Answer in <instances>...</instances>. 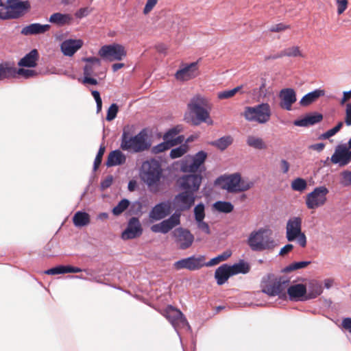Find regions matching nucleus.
Returning <instances> with one entry per match:
<instances>
[{
	"label": "nucleus",
	"mask_w": 351,
	"mask_h": 351,
	"mask_svg": "<svg viewBox=\"0 0 351 351\" xmlns=\"http://www.w3.org/2000/svg\"><path fill=\"white\" fill-rule=\"evenodd\" d=\"M290 280L286 276L275 277L272 274L262 280V291L269 296L278 295L280 298H286L288 294L289 300L293 302L306 301V287L304 284H296L289 287Z\"/></svg>",
	"instance_id": "f257e3e1"
},
{
	"label": "nucleus",
	"mask_w": 351,
	"mask_h": 351,
	"mask_svg": "<svg viewBox=\"0 0 351 351\" xmlns=\"http://www.w3.org/2000/svg\"><path fill=\"white\" fill-rule=\"evenodd\" d=\"M152 147L150 140L145 130H142L137 134L133 135L132 128L125 125L123 128L121 137L120 149L132 154L141 153L149 150Z\"/></svg>",
	"instance_id": "f03ea898"
},
{
	"label": "nucleus",
	"mask_w": 351,
	"mask_h": 351,
	"mask_svg": "<svg viewBox=\"0 0 351 351\" xmlns=\"http://www.w3.org/2000/svg\"><path fill=\"white\" fill-rule=\"evenodd\" d=\"M247 244L253 252L271 250L276 245L271 230L263 228L252 231L247 239Z\"/></svg>",
	"instance_id": "7ed1b4c3"
},
{
	"label": "nucleus",
	"mask_w": 351,
	"mask_h": 351,
	"mask_svg": "<svg viewBox=\"0 0 351 351\" xmlns=\"http://www.w3.org/2000/svg\"><path fill=\"white\" fill-rule=\"evenodd\" d=\"M215 184L229 193L244 192L253 186L252 182L243 180L239 173L221 176L216 179Z\"/></svg>",
	"instance_id": "20e7f679"
},
{
	"label": "nucleus",
	"mask_w": 351,
	"mask_h": 351,
	"mask_svg": "<svg viewBox=\"0 0 351 351\" xmlns=\"http://www.w3.org/2000/svg\"><path fill=\"white\" fill-rule=\"evenodd\" d=\"M207 100L199 95L193 97L187 104L188 110L192 116L191 121L194 125H198L205 122L211 124L213 121H207L209 118V112L206 110Z\"/></svg>",
	"instance_id": "39448f33"
},
{
	"label": "nucleus",
	"mask_w": 351,
	"mask_h": 351,
	"mask_svg": "<svg viewBox=\"0 0 351 351\" xmlns=\"http://www.w3.org/2000/svg\"><path fill=\"white\" fill-rule=\"evenodd\" d=\"M3 3L0 0V6ZM31 8L28 1L6 0L5 10L0 11V19L3 20L16 19L23 16Z\"/></svg>",
	"instance_id": "423d86ee"
},
{
	"label": "nucleus",
	"mask_w": 351,
	"mask_h": 351,
	"mask_svg": "<svg viewBox=\"0 0 351 351\" xmlns=\"http://www.w3.org/2000/svg\"><path fill=\"white\" fill-rule=\"evenodd\" d=\"M140 176L149 187L158 184L162 176L160 164L155 159L145 161L142 164Z\"/></svg>",
	"instance_id": "0eeeda50"
},
{
	"label": "nucleus",
	"mask_w": 351,
	"mask_h": 351,
	"mask_svg": "<svg viewBox=\"0 0 351 351\" xmlns=\"http://www.w3.org/2000/svg\"><path fill=\"white\" fill-rule=\"evenodd\" d=\"M243 115L248 121L264 124L269 121L271 110L269 104L261 103L254 106H246Z\"/></svg>",
	"instance_id": "6e6552de"
},
{
	"label": "nucleus",
	"mask_w": 351,
	"mask_h": 351,
	"mask_svg": "<svg viewBox=\"0 0 351 351\" xmlns=\"http://www.w3.org/2000/svg\"><path fill=\"white\" fill-rule=\"evenodd\" d=\"M302 218L293 217L287 222L286 238L289 241H297L298 243L304 247L306 245V237L302 232Z\"/></svg>",
	"instance_id": "1a4fd4ad"
},
{
	"label": "nucleus",
	"mask_w": 351,
	"mask_h": 351,
	"mask_svg": "<svg viewBox=\"0 0 351 351\" xmlns=\"http://www.w3.org/2000/svg\"><path fill=\"white\" fill-rule=\"evenodd\" d=\"M98 54L104 60L113 62L123 60L127 53L123 45L113 43L102 46L99 50Z\"/></svg>",
	"instance_id": "9d476101"
},
{
	"label": "nucleus",
	"mask_w": 351,
	"mask_h": 351,
	"mask_svg": "<svg viewBox=\"0 0 351 351\" xmlns=\"http://www.w3.org/2000/svg\"><path fill=\"white\" fill-rule=\"evenodd\" d=\"M329 191L325 186L315 187L306 197L305 203L308 209H315L325 204Z\"/></svg>",
	"instance_id": "9b49d317"
},
{
	"label": "nucleus",
	"mask_w": 351,
	"mask_h": 351,
	"mask_svg": "<svg viewBox=\"0 0 351 351\" xmlns=\"http://www.w3.org/2000/svg\"><path fill=\"white\" fill-rule=\"evenodd\" d=\"M202 181L200 173L183 175L177 180L179 188L184 191L195 194L199 189Z\"/></svg>",
	"instance_id": "f8f14e48"
},
{
	"label": "nucleus",
	"mask_w": 351,
	"mask_h": 351,
	"mask_svg": "<svg viewBox=\"0 0 351 351\" xmlns=\"http://www.w3.org/2000/svg\"><path fill=\"white\" fill-rule=\"evenodd\" d=\"M206 258L203 255L195 256L194 255L180 259L174 263L173 267L177 270L186 269L189 271H195L204 267Z\"/></svg>",
	"instance_id": "ddd939ff"
},
{
	"label": "nucleus",
	"mask_w": 351,
	"mask_h": 351,
	"mask_svg": "<svg viewBox=\"0 0 351 351\" xmlns=\"http://www.w3.org/2000/svg\"><path fill=\"white\" fill-rule=\"evenodd\" d=\"M165 317L178 332L179 327H187L189 329L191 326L187 322L184 314L178 309L172 306H169L165 312Z\"/></svg>",
	"instance_id": "4468645a"
},
{
	"label": "nucleus",
	"mask_w": 351,
	"mask_h": 351,
	"mask_svg": "<svg viewBox=\"0 0 351 351\" xmlns=\"http://www.w3.org/2000/svg\"><path fill=\"white\" fill-rule=\"evenodd\" d=\"M173 236L175 238V242L180 250H186L189 248L194 241V236L191 232L183 228H178L173 232Z\"/></svg>",
	"instance_id": "2eb2a0df"
},
{
	"label": "nucleus",
	"mask_w": 351,
	"mask_h": 351,
	"mask_svg": "<svg viewBox=\"0 0 351 351\" xmlns=\"http://www.w3.org/2000/svg\"><path fill=\"white\" fill-rule=\"evenodd\" d=\"M195 195L184 191L176 195L173 199V205L177 211H185L190 209L195 203Z\"/></svg>",
	"instance_id": "dca6fc26"
},
{
	"label": "nucleus",
	"mask_w": 351,
	"mask_h": 351,
	"mask_svg": "<svg viewBox=\"0 0 351 351\" xmlns=\"http://www.w3.org/2000/svg\"><path fill=\"white\" fill-rule=\"evenodd\" d=\"M143 228L138 217H131L128 223L126 228L121 234L123 240L134 239L141 237L143 234Z\"/></svg>",
	"instance_id": "f3484780"
},
{
	"label": "nucleus",
	"mask_w": 351,
	"mask_h": 351,
	"mask_svg": "<svg viewBox=\"0 0 351 351\" xmlns=\"http://www.w3.org/2000/svg\"><path fill=\"white\" fill-rule=\"evenodd\" d=\"M208 154L204 151H199L194 156H192V161L189 165H184L182 167L181 169L183 172H189L191 173H196L199 169V173L205 169H202V166L207 158Z\"/></svg>",
	"instance_id": "a211bd4d"
},
{
	"label": "nucleus",
	"mask_w": 351,
	"mask_h": 351,
	"mask_svg": "<svg viewBox=\"0 0 351 351\" xmlns=\"http://www.w3.org/2000/svg\"><path fill=\"white\" fill-rule=\"evenodd\" d=\"M198 75L197 62L183 65L175 74L176 78L181 81H187Z\"/></svg>",
	"instance_id": "6ab92c4d"
},
{
	"label": "nucleus",
	"mask_w": 351,
	"mask_h": 351,
	"mask_svg": "<svg viewBox=\"0 0 351 351\" xmlns=\"http://www.w3.org/2000/svg\"><path fill=\"white\" fill-rule=\"evenodd\" d=\"M279 97L280 106L287 110H291L292 104L297 100L295 90L290 88L282 89L280 91Z\"/></svg>",
	"instance_id": "aec40b11"
},
{
	"label": "nucleus",
	"mask_w": 351,
	"mask_h": 351,
	"mask_svg": "<svg viewBox=\"0 0 351 351\" xmlns=\"http://www.w3.org/2000/svg\"><path fill=\"white\" fill-rule=\"evenodd\" d=\"M323 119V115L317 112L306 114L302 118L293 121V124L298 127H309L319 123Z\"/></svg>",
	"instance_id": "412c9836"
},
{
	"label": "nucleus",
	"mask_w": 351,
	"mask_h": 351,
	"mask_svg": "<svg viewBox=\"0 0 351 351\" xmlns=\"http://www.w3.org/2000/svg\"><path fill=\"white\" fill-rule=\"evenodd\" d=\"M330 161L334 164H338L339 167H344L349 163L346 144L339 145L335 147Z\"/></svg>",
	"instance_id": "4be33fe9"
},
{
	"label": "nucleus",
	"mask_w": 351,
	"mask_h": 351,
	"mask_svg": "<svg viewBox=\"0 0 351 351\" xmlns=\"http://www.w3.org/2000/svg\"><path fill=\"white\" fill-rule=\"evenodd\" d=\"M171 206L169 202H160L152 208L149 217L154 220H160L170 213Z\"/></svg>",
	"instance_id": "5701e85b"
},
{
	"label": "nucleus",
	"mask_w": 351,
	"mask_h": 351,
	"mask_svg": "<svg viewBox=\"0 0 351 351\" xmlns=\"http://www.w3.org/2000/svg\"><path fill=\"white\" fill-rule=\"evenodd\" d=\"M82 45L83 41L80 39H68L62 43L60 48L64 56H72Z\"/></svg>",
	"instance_id": "b1692460"
},
{
	"label": "nucleus",
	"mask_w": 351,
	"mask_h": 351,
	"mask_svg": "<svg viewBox=\"0 0 351 351\" xmlns=\"http://www.w3.org/2000/svg\"><path fill=\"white\" fill-rule=\"evenodd\" d=\"M50 28L51 25L49 24L42 25L34 23L23 27L21 33L24 36L43 34L48 32Z\"/></svg>",
	"instance_id": "393cba45"
},
{
	"label": "nucleus",
	"mask_w": 351,
	"mask_h": 351,
	"mask_svg": "<svg viewBox=\"0 0 351 351\" xmlns=\"http://www.w3.org/2000/svg\"><path fill=\"white\" fill-rule=\"evenodd\" d=\"M126 159V156L117 149L109 153L106 165L108 167L122 165L125 163Z\"/></svg>",
	"instance_id": "a878e982"
},
{
	"label": "nucleus",
	"mask_w": 351,
	"mask_h": 351,
	"mask_svg": "<svg viewBox=\"0 0 351 351\" xmlns=\"http://www.w3.org/2000/svg\"><path fill=\"white\" fill-rule=\"evenodd\" d=\"M38 58V51L34 49L19 61L18 65L21 67H35L37 65Z\"/></svg>",
	"instance_id": "bb28decb"
},
{
	"label": "nucleus",
	"mask_w": 351,
	"mask_h": 351,
	"mask_svg": "<svg viewBox=\"0 0 351 351\" xmlns=\"http://www.w3.org/2000/svg\"><path fill=\"white\" fill-rule=\"evenodd\" d=\"M232 276L230 265L228 264L221 265L215 272V278L218 285H223Z\"/></svg>",
	"instance_id": "cd10ccee"
},
{
	"label": "nucleus",
	"mask_w": 351,
	"mask_h": 351,
	"mask_svg": "<svg viewBox=\"0 0 351 351\" xmlns=\"http://www.w3.org/2000/svg\"><path fill=\"white\" fill-rule=\"evenodd\" d=\"M73 17L69 14H63L61 12H56L51 14L49 19V21L59 27L71 24Z\"/></svg>",
	"instance_id": "c85d7f7f"
},
{
	"label": "nucleus",
	"mask_w": 351,
	"mask_h": 351,
	"mask_svg": "<svg viewBox=\"0 0 351 351\" xmlns=\"http://www.w3.org/2000/svg\"><path fill=\"white\" fill-rule=\"evenodd\" d=\"M86 62L84 66V75H93L95 70L101 65V60L97 57H88L83 59Z\"/></svg>",
	"instance_id": "c756f323"
},
{
	"label": "nucleus",
	"mask_w": 351,
	"mask_h": 351,
	"mask_svg": "<svg viewBox=\"0 0 351 351\" xmlns=\"http://www.w3.org/2000/svg\"><path fill=\"white\" fill-rule=\"evenodd\" d=\"M324 90L315 89L304 95L300 99V104L302 106H308L314 101H315L319 97L324 96Z\"/></svg>",
	"instance_id": "7c9ffc66"
},
{
	"label": "nucleus",
	"mask_w": 351,
	"mask_h": 351,
	"mask_svg": "<svg viewBox=\"0 0 351 351\" xmlns=\"http://www.w3.org/2000/svg\"><path fill=\"white\" fill-rule=\"evenodd\" d=\"M230 269L232 276L239 274H246L250 270V265L244 260H240L238 263L230 265Z\"/></svg>",
	"instance_id": "2f4dec72"
},
{
	"label": "nucleus",
	"mask_w": 351,
	"mask_h": 351,
	"mask_svg": "<svg viewBox=\"0 0 351 351\" xmlns=\"http://www.w3.org/2000/svg\"><path fill=\"white\" fill-rule=\"evenodd\" d=\"M14 78V66L10 62L0 64V80Z\"/></svg>",
	"instance_id": "473e14b6"
},
{
	"label": "nucleus",
	"mask_w": 351,
	"mask_h": 351,
	"mask_svg": "<svg viewBox=\"0 0 351 351\" xmlns=\"http://www.w3.org/2000/svg\"><path fill=\"white\" fill-rule=\"evenodd\" d=\"M233 143V138L230 135L223 136L214 141L210 142V145L217 147L221 151L225 150Z\"/></svg>",
	"instance_id": "72a5a7b5"
},
{
	"label": "nucleus",
	"mask_w": 351,
	"mask_h": 351,
	"mask_svg": "<svg viewBox=\"0 0 351 351\" xmlns=\"http://www.w3.org/2000/svg\"><path fill=\"white\" fill-rule=\"evenodd\" d=\"M73 221L76 227H83L90 222L89 215L84 211H77L73 217Z\"/></svg>",
	"instance_id": "f704fd0d"
},
{
	"label": "nucleus",
	"mask_w": 351,
	"mask_h": 351,
	"mask_svg": "<svg viewBox=\"0 0 351 351\" xmlns=\"http://www.w3.org/2000/svg\"><path fill=\"white\" fill-rule=\"evenodd\" d=\"M323 292V287L322 284L315 282H311L308 287V290H306L307 296L306 299L311 300L316 298L317 296L320 295Z\"/></svg>",
	"instance_id": "c9c22d12"
},
{
	"label": "nucleus",
	"mask_w": 351,
	"mask_h": 351,
	"mask_svg": "<svg viewBox=\"0 0 351 351\" xmlns=\"http://www.w3.org/2000/svg\"><path fill=\"white\" fill-rule=\"evenodd\" d=\"M247 145L256 149H265L267 145L261 138L255 136H248L246 140Z\"/></svg>",
	"instance_id": "e433bc0d"
},
{
	"label": "nucleus",
	"mask_w": 351,
	"mask_h": 351,
	"mask_svg": "<svg viewBox=\"0 0 351 351\" xmlns=\"http://www.w3.org/2000/svg\"><path fill=\"white\" fill-rule=\"evenodd\" d=\"M214 208L223 213H230L234 210L233 204L230 202L217 201L213 204Z\"/></svg>",
	"instance_id": "4c0bfd02"
},
{
	"label": "nucleus",
	"mask_w": 351,
	"mask_h": 351,
	"mask_svg": "<svg viewBox=\"0 0 351 351\" xmlns=\"http://www.w3.org/2000/svg\"><path fill=\"white\" fill-rule=\"evenodd\" d=\"M232 255V252L230 250H226L222 254L211 258L208 262H205L206 267H211L218 264L221 261L227 260Z\"/></svg>",
	"instance_id": "58836bf2"
},
{
	"label": "nucleus",
	"mask_w": 351,
	"mask_h": 351,
	"mask_svg": "<svg viewBox=\"0 0 351 351\" xmlns=\"http://www.w3.org/2000/svg\"><path fill=\"white\" fill-rule=\"evenodd\" d=\"M311 262L308 261L294 262L283 268L282 271L285 273H289L294 270L300 269L307 267L311 264Z\"/></svg>",
	"instance_id": "ea45409f"
},
{
	"label": "nucleus",
	"mask_w": 351,
	"mask_h": 351,
	"mask_svg": "<svg viewBox=\"0 0 351 351\" xmlns=\"http://www.w3.org/2000/svg\"><path fill=\"white\" fill-rule=\"evenodd\" d=\"M291 186L293 191L302 192L306 189L307 182L304 178H297L291 182Z\"/></svg>",
	"instance_id": "a19ab883"
},
{
	"label": "nucleus",
	"mask_w": 351,
	"mask_h": 351,
	"mask_svg": "<svg viewBox=\"0 0 351 351\" xmlns=\"http://www.w3.org/2000/svg\"><path fill=\"white\" fill-rule=\"evenodd\" d=\"M130 201L128 199H122L118 204L114 206L112 209V214L115 216L121 215L124 212L129 206Z\"/></svg>",
	"instance_id": "79ce46f5"
},
{
	"label": "nucleus",
	"mask_w": 351,
	"mask_h": 351,
	"mask_svg": "<svg viewBox=\"0 0 351 351\" xmlns=\"http://www.w3.org/2000/svg\"><path fill=\"white\" fill-rule=\"evenodd\" d=\"M164 141L152 147L153 154H158L171 148L169 140L163 138Z\"/></svg>",
	"instance_id": "37998d69"
},
{
	"label": "nucleus",
	"mask_w": 351,
	"mask_h": 351,
	"mask_svg": "<svg viewBox=\"0 0 351 351\" xmlns=\"http://www.w3.org/2000/svg\"><path fill=\"white\" fill-rule=\"evenodd\" d=\"M283 56L287 57H304L302 53L300 51L299 47L293 46L291 47L286 48L282 51Z\"/></svg>",
	"instance_id": "c03bdc74"
},
{
	"label": "nucleus",
	"mask_w": 351,
	"mask_h": 351,
	"mask_svg": "<svg viewBox=\"0 0 351 351\" xmlns=\"http://www.w3.org/2000/svg\"><path fill=\"white\" fill-rule=\"evenodd\" d=\"M343 125V123L342 121L339 122L336 126L322 134L319 139H328L333 136L341 129Z\"/></svg>",
	"instance_id": "a18cd8bd"
},
{
	"label": "nucleus",
	"mask_w": 351,
	"mask_h": 351,
	"mask_svg": "<svg viewBox=\"0 0 351 351\" xmlns=\"http://www.w3.org/2000/svg\"><path fill=\"white\" fill-rule=\"evenodd\" d=\"M106 147L104 145H101L98 152L95 156L93 163V171H96L102 162V158L105 153Z\"/></svg>",
	"instance_id": "49530a36"
},
{
	"label": "nucleus",
	"mask_w": 351,
	"mask_h": 351,
	"mask_svg": "<svg viewBox=\"0 0 351 351\" xmlns=\"http://www.w3.org/2000/svg\"><path fill=\"white\" fill-rule=\"evenodd\" d=\"M17 75H22L25 79H28L36 75V72L34 70L25 69L23 68L17 69L16 67H14V78Z\"/></svg>",
	"instance_id": "de8ad7c7"
},
{
	"label": "nucleus",
	"mask_w": 351,
	"mask_h": 351,
	"mask_svg": "<svg viewBox=\"0 0 351 351\" xmlns=\"http://www.w3.org/2000/svg\"><path fill=\"white\" fill-rule=\"evenodd\" d=\"M119 111V106L117 104H112L109 107L107 114H106V120L108 121H111L117 117V114Z\"/></svg>",
	"instance_id": "09e8293b"
},
{
	"label": "nucleus",
	"mask_w": 351,
	"mask_h": 351,
	"mask_svg": "<svg viewBox=\"0 0 351 351\" xmlns=\"http://www.w3.org/2000/svg\"><path fill=\"white\" fill-rule=\"evenodd\" d=\"M186 152V148L184 145H180L173 148L170 152V157L171 158H178L183 156Z\"/></svg>",
	"instance_id": "8fccbe9b"
},
{
	"label": "nucleus",
	"mask_w": 351,
	"mask_h": 351,
	"mask_svg": "<svg viewBox=\"0 0 351 351\" xmlns=\"http://www.w3.org/2000/svg\"><path fill=\"white\" fill-rule=\"evenodd\" d=\"M194 215L195 221H201L204 219L205 213H204V205L202 203L198 204L194 208Z\"/></svg>",
	"instance_id": "3c124183"
},
{
	"label": "nucleus",
	"mask_w": 351,
	"mask_h": 351,
	"mask_svg": "<svg viewBox=\"0 0 351 351\" xmlns=\"http://www.w3.org/2000/svg\"><path fill=\"white\" fill-rule=\"evenodd\" d=\"M45 274L47 275L64 274H65L64 265H59L56 267H51L45 271Z\"/></svg>",
	"instance_id": "603ef678"
},
{
	"label": "nucleus",
	"mask_w": 351,
	"mask_h": 351,
	"mask_svg": "<svg viewBox=\"0 0 351 351\" xmlns=\"http://www.w3.org/2000/svg\"><path fill=\"white\" fill-rule=\"evenodd\" d=\"M180 132L179 126L173 127L169 129L163 136V138L167 139L169 141L173 140L177 134Z\"/></svg>",
	"instance_id": "864d4df0"
},
{
	"label": "nucleus",
	"mask_w": 351,
	"mask_h": 351,
	"mask_svg": "<svg viewBox=\"0 0 351 351\" xmlns=\"http://www.w3.org/2000/svg\"><path fill=\"white\" fill-rule=\"evenodd\" d=\"M173 228L180 223V213L176 210L167 219Z\"/></svg>",
	"instance_id": "5fc2aeb1"
},
{
	"label": "nucleus",
	"mask_w": 351,
	"mask_h": 351,
	"mask_svg": "<svg viewBox=\"0 0 351 351\" xmlns=\"http://www.w3.org/2000/svg\"><path fill=\"white\" fill-rule=\"evenodd\" d=\"M113 180L114 178L112 175L107 176L100 183L101 190L104 191L109 188L112 185Z\"/></svg>",
	"instance_id": "6e6d98bb"
},
{
	"label": "nucleus",
	"mask_w": 351,
	"mask_h": 351,
	"mask_svg": "<svg viewBox=\"0 0 351 351\" xmlns=\"http://www.w3.org/2000/svg\"><path fill=\"white\" fill-rule=\"evenodd\" d=\"M341 183L343 186H349L351 184V171H343L341 173Z\"/></svg>",
	"instance_id": "4d7b16f0"
},
{
	"label": "nucleus",
	"mask_w": 351,
	"mask_h": 351,
	"mask_svg": "<svg viewBox=\"0 0 351 351\" xmlns=\"http://www.w3.org/2000/svg\"><path fill=\"white\" fill-rule=\"evenodd\" d=\"M91 10H92L88 7L82 8L75 13V16L77 19H81L87 16L90 13Z\"/></svg>",
	"instance_id": "13d9d810"
},
{
	"label": "nucleus",
	"mask_w": 351,
	"mask_h": 351,
	"mask_svg": "<svg viewBox=\"0 0 351 351\" xmlns=\"http://www.w3.org/2000/svg\"><path fill=\"white\" fill-rule=\"evenodd\" d=\"M234 92V91L232 89L225 90L219 92L217 94V97L219 99H228V98L233 97L235 95Z\"/></svg>",
	"instance_id": "bf43d9fd"
},
{
	"label": "nucleus",
	"mask_w": 351,
	"mask_h": 351,
	"mask_svg": "<svg viewBox=\"0 0 351 351\" xmlns=\"http://www.w3.org/2000/svg\"><path fill=\"white\" fill-rule=\"evenodd\" d=\"M158 1V0H147L143 9V13L145 14L149 13L156 5Z\"/></svg>",
	"instance_id": "052dcab7"
},
{
	"label": "nucleus",
	"mask_w": 351,
	"mask_h": 351,
	"mask_svg": "<svg viewBox=\"0 0 351 351\" xmlns=\"http://www.w3.org/2000/svg\"><path fill=\"white\" fill-rule=\"evenodd\" d=\"M197 223V227L199 229H200L202 231L205 232L207 234H210V230L209 228V226L207 223L204 221V219H202L201 221H196Z\"/></svg>",
	"instance_id": "680f3d73"
},
{
	"label": "nucleus",
	"mask_w": 351,
	"mask_h": 351,
	"mask_svg": "<svg viewBox=\"0 0 351 351\" xmlns=\"http://www.w3.org/2000/svg\"><path fill=\"white\" fill-rule=\"evenodd\" d=\"M160 224L162 234H167L173 228V226L167 219L160 222Z\"/></svg>",
	"instance_id": "e2e57ef3"
},
{
	"label": "nucleus",
	"mask_w": 351,
	"mask_h": 351,
	"mask_svg": "<svg viewBox=\"0 0 351 351\" xmlns=\"http://www.w3.org/2000/svg\"><path fill=\"white\" fill-rule=\"evenodd\" d=\"M64 271H65V274H67V273H78V272H81V271H86V269H82L80 267H74V266H71V265H64Z\"/></svg>",
	"instance_id": "0e129e2a"
},
{
	"label": "nucleus",
	"mask_w": 351,
	"mask_h": 351,
	"mask_svg": "<svg viewBox=\"0 0 351 351\" xmlns=\"http://www.w3.org/2000/svg\"><path fill=\"white\" fill-rule=\"evenodd\" d=\"M345 123L347 125H351V103L346 105Z\"/></svg>",
	"instance_id": "69168bd1"
},
{
	"label": "nucleus",
	"mask_w": 351,
	"mask_h": 351,
	"mask_svg": "<svg viewBox=\"0 0 351 351\" xmlns=\"http://www.w3.org/2000/svg\"><path fill=\"white\" fill-rule=\"evenodd\" d=\"M184 140V136L183 135H180L176 136L173 140L169 141L170 143V146L172 147L177 145L181 144Z\"/></svg>",
	"instance_id": "338daca9"
},
{
	"label": "nucleus",
	"mask_w": 351,
	"mask_h": 351,
	"mask_svg": "<svg viewBox=\"0 0 351 351\" xmlns=\"http://www.w3.org/2000/svg\"><path fill=\"white\" fill-rule=\"evenodd\" d=\"M342 326L351 333V318L346 317L342 320Z\"/></svg>",
	"instance_id": "774afa93"
}]
</instances>
